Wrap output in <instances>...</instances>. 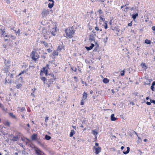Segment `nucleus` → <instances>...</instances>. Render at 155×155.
Wrapping results in <instances>:
<instances>
[{"mask_svg": "<svg viewBox=\"0 0 155 155\" xmlns=\"http://www.w3.org/2000/svg\"><path fill=\"white\" fill-rule=\"evenodd\" d=\"M152 29L153 31H155V26H153L152 27Z\"/></svg>", "mask_w": 155, "mask_h": 155, "instance_id": "nucleus-51", "label": "nucleus"}, {"mask_svg": "<svg viewBox=\"0 0 155 155\" xmlns=\"http://www.w3.org/2000/svg\"><path fill=\"white\" fill-rule=\"evenodd\" d=\"M146 104L147 105H150L151 104V103L150 102H147V103H146Z\"/></svg>", "mask_w": 155, "mask_h": 155, "instance_id": "nucleus-47", "label": "nucleus"}, {"mask_svg": "<svg viewBox=\"0 0 155 155\" xmlns=\"http://www.w3.org/2000/svg\"><path fill=\"white\" fill-rule=\"evenodd\" d=\"M96 0H91V1L92 2H96Z\"/></svg>", "mask_w": 155, "mask_h": 155, "instance_id": "nucleus-60", "label": "nucleus"}, {"mask_svg": "<svg viewBox=\"0 0 155 155\" xmlns=\"http://www.w3.org/2000/svg\"><path fill=\"white\" fill-rule=\"evenodd\" d=\"M19 139L18 136H14L13 138L12 139V140L13 141H16Z\"/></svg>", "mask_w": 155, "mask_h": 155, "instance_id": "nucleus-17", "label": "nucleus"}, {"mask_svg": "<svg viewBox=\"0 0 155 155\" xmlns=\"http://www.w3.org/2000/svg\"><path fill=\"white\" fill-rule=\"evenodd\" d=\"M49 11L48 10L44 9L42 10L41 14L43 17L46 16L49 14Z\"/></svg>", "mask_w": 155, "mask_h": 155, "instance_id": "nucleus-6", "label": "nucleus"}, {"mask_svg": "<svg viewBox=\"0 0 155 155\" xmlns=\"http://www.w3.org/2000/svg\"><path fill=\"white\" fill-rule=\"evenodd\" d=\"M40 78L44 82V84H45V81L46 80V78L43 77H41Z\"/></svg>", "mask_w": 155, "mask_h": 155, "instance_id": "nucleus-29", "label": "nucleus"}, {"mask_svg": "<svg viewBox=\"0 0 155 155\" xmlns=\"http://www.w3.org/2000/svg\"><path fill=\"white\" fill-rule=\"evenodd\" d=\"M114 114H112L110 116V118L111 119V120L112 121H114L117 119V118L115 117H114Z\"/></svg>", "mask_w": 155, "mask_h": 155, "instance_id": "nucleus-13", "label": "nucleus"}, {"mask_svg": "<svg viewBox=\"0 0 155 155\" xmlns=\"http://www.w3.org/2000/svg\"><path fill=\"white\" fill-rule=\"evenodd\" d=\"M122 71L123 72V73L120 74V75L122 76H123L124 75L125 71L124 70H123Z\"/></svg>", "mask_w": 155, "mask_h": 155, "instance_id": "nucleus-40", "label": "nucleus"}, {"mask_svg": "<svg viewBox=\"0 0 155 155\" xmlns=\"http://www.w3.org/2000/svg\"><path fill=\"white\" fill-rule=\"evenodd\" d=\"M108 79L107 78H104L103 80V82L105 84H107L109 82Z\"/></svg>", "mask_w": 155, "mask_h": 155, "instance_id": "nucleus-19", "label": "nucleus"}, {"mask_svg": "<svg viewBox=\"0 0 155 155\" xmlns=\"http://www.w3.org/2000/svg\"><path fill=\"white\" fill-rule=\"evenodd\" d=\"M155 85V81H153L152 84L151 86H154Z\"/></svg>", "mask_w": 155, "mask_h": 155, "instance_id": "nucleus-46", "label": "nucleus"}, {"mask_svg": "<svg viewBox=\"0 0 155 155\" xmlns=\"http://www.w3.org/2000/svg\"><path fill=\"white\" fill-rule=\"evenodd\" d=\"M141 65L142 67V68L145 70H146L147 68V67L145 63H141Z\"/></svg>", "mask_w": 155, "mask_h": 155, "instance_id": "nucleus-15", "label": "nucleus"}, {"mask_svg": "<svg viewBox=\"0 0 155 155\" xmlns=\"http://www.w3.org/2000/svg\"><path fill=\"white\" fill-rule=\"evenodd\" d=\"M147 139H144V141L145 142H146L147 141Z\"/></svg>", "mask_w": 155, "mask_h": 155, "instance_id": "nucleus-64", "label": "nucleus"}, {"mask_svg": "<svg viewBox=\"0 0 155 155\" xmlns=\"http://www.w3.org/2000/svg\"><path fill=\"white\" fill-rule=\"evenodd\" d=\"M48 120V117H45V121L46 123L47 122Z\"/></svg>", "mask_w": 155, "mask_h": 155, "instance_id": "nucleus-38", "label": "nucleus"}, {"mask_svg": "<svg viewBox=\"0 0 155 155\" xmlns=\"http://www.w3.org/2000/svg\"><path fill=\"white\" fill-rule=\"evenodd\" d=\"M35 54L36 52L34 51L32 52L31 54V58L35 61L38 58V57L35 55Z\"/></svg>", "mask_w": 155, "mask_h": 155, "instance_id": "nucleus-7", "label": "nucleus"}, {"mask_svg": "<svg viewBox=\"0 0 155 155\" xmlns=\"http://www.w3.org/2000/svg\"><path fill=\"white\" fill-rule=\"evenodd\" d=\"M54 4V3H52L51 4V3H49L48 4V7L50 8H51L53 6Z\"/></svg>", "mask_w": 155, "mask_h": 155, "instance_id": "nucleus-27", "label": "nucleus"}, {"mask_svg": "<svg viewBox=\"0 0 155 155\" xmlns=\"http://www.w3.org/2000/svg\"><path fill=\"white\" fill-rule=\"evenodd\" d=\"M0 33L1 34V36H2V35H5V32L4 30L2 29H0Z\"/></svg>", "mask_w": 155, "mask_h": 155, "instance_id": "nucleus-20", "label": "nucleus"}, {"mask_svg": "<svg viewBox=\"0 0 155 155\" xmlns=\"http://www.w3.org/2000/svg\"><path fill=\"white\" fill-rule=\"evenodd\" d=\"M41 58H44V59H45V56H41Z\"/></svg>", "mask_w": 155, "mask_h": 155, "instance_id": "nucleus-59", "label": "nucleus"}, {"mask_svg": "<svg viewBox=\"0 0 155 155\" xmlns=\"http://www.w3.org/2000/svg\"><path fill=\"white\" fill-rule=\"evenodd\" d=\"M139 151L140 152V155H141V154H142V152L141 151H140L139 150Z\"/></svg>", "mask_w": 155, "mask_h": 155, "instance_id": "nucleus-63", "label": "nucleus"}, {"mask_svg": "<svg viewBox=\"0 0 155 155\" xmlns=\"http://www.w3.org/2000/svg\"><path fill=\"white\" fill-rule=\"evenodd\" d=\"M58 51H57V50L54 51L52 53L53 55L54 56L58 55Z\"/></svg>", "mask_w": 155, "mask_h": 155, "instance_id": "nucleus-14", "label": "nucleus"}, {"mask_svg": "<svg viewBox=\"0 0 155 155\" xmlns=\"http://www.w3.org/2000/svg\"><path fill=\"white\" fill-rule=\"evenodd\" d=\"M37 138V135L36 134H34L31 136V138L33 140H35Z\"/></svg>", "mask_w": 155, "mask_h": 155, "instance_id": "nucleus-10", "label": "nucleus"}, {"mask_svg": "<svg viewBox=\"0 0 155 155\" xmlns=\"http://www.w3.org/2000/svg\"><path fill=\"white\" fill-rule=\"evenodd\" d=\"M150 101L151 103L155 104V101L154 100H150Z\"/></svg>", "mask_w": 155, "mask_h": 155, "instance_id": "nucleus-43", "label": "nucleus"}, {"mask_svg": "<svg viewBox=\"0 0 155 155\" xmlns=\"http://www.w3.org/2000/svg\"><path fill=\"white\" fill-rule=\"evenodd\" d=\"M34 150L37 155H43L44 154V153L42 151L37 147H35Z\"/></svg>", "mask_w": 155, "mask_h": 155, "instance_id": "nucleus-4", "label": "nucleus"}, {"mask_svg": "<svg viewBox=\"0 0 155 155\" xmlns=\"http://www.w3.org/2000/svg\"><path fill=\"white\" fill-rule=\"evenodd\" d=\"M10 36H11V35H5V37H7L9 39V41L11 40V37H10Z\"/></svg>", "mask_w": 155, "mask_h": 155, "instance_id": "nucleus-31", "label": "nucleus"}, {"mask_svg": "<svg viewBox=\"0 0 155 155\" xmlns=\"http://www.w3.org/2000/svg\"><path fill=\"white\" fill-rule=\"evenodd\" d=\"M14 74H11L9 72H6V77L5 79V83H8V81H9L10 84L12 80L11 79H9L8 78V76H9L11 78H14Z\"/></svg>", "mask_w": 155, "mask_h": 155, "instance_id": "nucleus-3", "label": "nucleus"}, {"mask_svg": "<svg viewBox=\"0 0 155 155\" xmlns=\"http://www.w3.org/2000/svg\"><path fill=\"white\" fill-rule=\"evenodd\" d=\"M50 2H52V3H54V2L53 0H48Z\"/></svg>", "mask_w": 155, "mask_h": 155, "instance_id": "nucleus-56", "label": "nucleus"}, {"mask_svg": "<svg viewBox=\"0 0 155 155\" xmlns=\"http://www.w3.org/2000/svg\"><path fill=\"white\" fill-rule=\"evenodd\" d=\"M94 46V44L92 43L91 44V46H90V47H85V48H86L87 50L89 51L92 49Z\"/></svg>", "mask_w": 155, "mask_h": 155, "instance_id": "nucleus-8", "label": "nucleus"}, {"mask_svg": "<svg viewBox=\"0 0 155 155\" xmlns=\"http://www.w3.org/2000/svg\"><path fill=\"white\" fill-rule=\"evenodd\" d=\"M98 11L99 12V13H101V10H99Z\"/></svg>", "mask_w": 155, "mask_h": 155, "instance_id": "nucleus-61", "label": "nucleus"}, {"mask_svg": "<svg viewBox=\"0 0 155 155\" xmlns=\"http://www.w3.org/2000/svg\"><path fill=\"white\" fill-rule=\"evenodd\" d=\"M24 73V71H23L22 72H21V73H20L19 74V75H20L21 74H23Z\"/></svg>", "mask_w": 155, "mask_h": 155, "instance_id": "nucleus-55", "label": "nucleus"}, {"mask_svg": "<svg viewBox=\"0 0 155 155\" xmlns=\"http://www.w3.org/2000/svg\"><path fill=\"white\" fill-rule=\"evenodd\" d=\"M5 125L6 126H9L10 123L8 121H6L5 123Z\"/></svg>", "mask_w": 155, "mask_h": 155, "instance_id": "nucleus-36", "label": "nucleus"}, {"mask_svg": "<svg viewBox=\"0 0 155 155\" xmlns=\"http://www.w3.org/2000/svg\"><path fill=\"white\" fill-rule=\"evenodd\" d=\"M92 134H93L95 136H96L98 134V133L95 130H93Z\"/></svg>", "mask_w": 155, "mask_h": 155, "instance_id": "nucleus-30", "label": "nucleus"}, {"mask_svg": "<svg viewBox=\"0 0 155 155\" xmlns=\"http://www.w3.org/2000/svg\"><path fill=\"white\" fill-rule=\"evenodd\" d=\"M25 110V109L24 107H22L20 108V109L19 110L21 112H22V111H24Z\"/></svg>", "mask_w": 155, "mask_h": 155, "instance_id": "nucleus-34", "label": "nucleus"}, {"mask_svg": "<svg viewBox=\"0 0 155 155\" xmlns=\"http://www.w3.org/2000/svg\"><path fill=\"white\" fill-rule=\"evenodd\" d=\"M20 32V30L19 29H18V30L16 32V33H19Z\"/></svg>", "mask_w": 155, "mask_h": 155, "instance_id": "nucleus-58", "label": "nucleus"}, {"mask_svg": "<svg viewBox=\"0 0 155 155\" xmlns=\"http://www.w3.org/2000/svg\"><path fill=\"white\" fill-rule=\"evenodd\" d=\"M95 145L96 146H98L99 145V144L98 143L96 142L95 143Z\"/></svg>", "mask_w": 155, "mask_h": 155, "instance_id": "nucleus-53", "label": "nucleus"}, {"mask_svg": "<svg viewBox=\"0 0 155 155\" xmlns=\"http://www.w3.org/2000/svg\"><path fill=\"white\" fill-rule=\"evenodd\" d=\"M124 148V147L123 146H122L121 147V149L122 150H123Z\"/></svg>", "mask_w": 155, "mask_h": 155, "instance_id": "nucleus-62", "label": "nucleus"}, {"mask_svg": "<svg viewBox=\"0 0 155 155\" xmlns=\"http://www.w3.org/2000/svg\"><path fill=\"white\" fill-rule=\"evenodd\" d=\"M111 91H112V92L113 93H115L114 90H113V89H112L111 90Z\"/></svg>", "mask_w": 155, "mask_h": 155, "instance_id": "nucleus-57", "label": "nucleus"}, {"mask_svg": "<svg viewBox=\"0 0 155 155\" xmlns=\"http://www.w3.org/2000/svg\"><path fill=\"white\" fill-rule=\"evenodd\" d=\"M52 82L53 81L52 80H51V79H50L49 80L47 83L48 86V87H50V85L52 83Z\"/></svg>", "mask_w": 155, "mask_h": 155, "instance_id": "nucleus-18", "label": "nucleus"}, {"mask_svg": "<svg viewBox=\"0 0 155 155\" xmlns=\"http://www.w3.org/2000/svg\"><path fill=\"white\" fill-rule=\"evenodd\" d=\"M10 36L11 37V39L12 40H15L16 38V37L15 36H13L12 35H11V36Z\"/></svg>", "mask_w": 155, "mask_h": 155, "instance_id": "nucleus-35", "label": "nucleus"}, {"mask_svg": "<svg viewBox=\"0 0 155 155\" xmlns=\"http://www.w3.org/2000/svg\"><path fill=\"white\" fill-rule=\"evenodd\" d=\"M9 116L12 118L16 119V117L15 115H14L12 113H10L9 114Z\"/></svg>", "mask_w": 155, "mask_h": 155, "instance_id": "nucleus-25", "label": "nucleus"}, {"mask_svg": "<svg viewBox=\"0 0 155 155\" xmlns=\"http://www.w3.org/2000/svg\"><path fill=\"white\" fill-rule=\"evenodd\" d=\"M22 85L21 84H18L16 85V87L18 88V89H19L21 87H22Z\"/></svg>", "mask_w": 155, "mask_h": 155, "instance_id": "nucleus-33", "label": "nucleus"}, {"mask_svg": "<svg viewBox=\"0 0 155 155\" xmlns=\"http://www.w3.org/2000/svg\"><path fill=\"white\" fill-rule=\"evenodd\" d=\"M145 43L148 44H150L151 43V41L148 39H146L145 41Z\"/></svg>", "mask_w": 155, "mask_h": 155, "instance_id": "nucleus-28", "label": "nucleus"}, {"mask_svg": "<svg viewBox=\"0 0 155 155\" xmlns=\"http://www.w3.org/2000/svg\"><path fill=\"white\" fill-rule=\"evenodd\" d=\"M127 150L126 151H123V153L124 154H126L128 153L130 151V148L129 147H127Z\"/></svg>", "mask_w": 155, "mask_h": 155, "instance_id": "nucleus-22", "label": "nucleus"}, {"mask_svg": "<svg viewBox=\"0 0 155 155\" xmlns=\"http://www.w3.org/2000/svg\"><path fill=\"white\" fill-rule=\"evenodd\" d=\"M81 122L83 124H86L85 119H84L83 120H82Z\"/></svg>", "mask_w": 155, "mask_h": 155, "instance_id": "nucleus-37", "label": "nucleus"}, {"mask_svg": "<svg viewBox=\"0 0 155 155\" xmlns=\"http://www.w3.org/2000/svg\"><path fill=\"white\" fill-rule=\"evenodd\" d=\"M84 101H83V100H81V105H84Z\"/></svg>", "mask_w": 155, "mask_h": 155, "instance_id": "nucleus-41", "label": "nucleus"}, {"mask_svg": "<svg viewBox=\"0 0 155 155\" xmlns=\"http://www.w3.org/2000/svg\"><path fill=\"white\" fill-rule=\"evenodd\" d=\"M87 94L86 93H85V92H84L83 94V98L85 100L87 98Z\"/></svg>", "mask_w": 155, "mask_h": 155, "instance_id": "nucleus-23", "label": "nucleus"}, {"mask_svg": "<svg viewBox=\"0 0 155 155\" xmlns=\"http://www.w3.org/2000/svg\"><path fill=\"white\" fill-rule=\"evenodd\" d=\"M138 13H136L135 14H134L132 15V18L134 20L138 16Z\"/></svg>", "mask_w": 155, "mask_h": 155, "instance_id": "nucleus-21", "label": "nucleus"}, {"mask_svg": "<svg viewBox=\"0 0 155 155\" xmlns=\"http://www.w3.org/2000/svg\"><path fill=\"white\" fill-rule=\"evenodd\" d=\"M71 69H72V70L74 71L75 72H76V70H77V69L76 68H71Z\"/></svg>", "mask_w": 155, "mask_h": 155, "instance_id": "nucleus-39", "label": "nucleus"}, {"mask_svg": "<svg viewBox=\"0 0 155 155\" xmlns=\"http://www.w3.org/2000/svg\"><path fill=\"white\" fill-rule=\"evenodd\" d=\"M95 29L97 31L99 30V29L97 27H95Z\"/></svg>", "mask_w": 155, "mask_h": 155, "instance_id": "nucleus-49", "label": "nucleus"}, {"mask_svg": "<svg viewBox=\"0 0 155 155\" xmlns=\"http://www.w3.org/2000/svg\"><path fill=\"white\" fill-rule=\"evenodd\" d=\"M150 88L152 91H154V89L153 86H151Z\"/></svg>", "mask_w": 155, "mask_h": 155, "instance_id": "nucleus-42", "label": "nucleus"}, {"mask_svg": "<svg viewBox=\"0 0 155 155\" xmlns=\"http://www.w3.org/2000/svg\"><path fill=\"white\" fill-rule=\"evenodd\" d=\"M63 49L64 46L63 45V44H62L61 45H60L58 46L57 50V51H59L60 52Z\"/></svg>", "mask_w": 155, "mask_h": 155, "instance_id": "nucleus-11", "label": "nucleus"}, {"mask_svg": "<svg viewBox=\"0 0 155 155\" xmlns=\"http://www.w3.org/2000/svg\"><path fill=\"white\" fill-rule=\"evenodd\" d=\"M45 139L47 140H49L50 139H51V137L50 136H48V135H45Z\"/></svg>", "mask_w": 155, "mask_h": 155, "instance_id": "nucleus-26", "label": "nucleus"}, {"mask_svg": "<svg viewBox=\"0 0 155 155\" xmlns=\"http://www.w3.org/2000/svg\"><path fill=\"white\" fill-rule=\"evenodd\" d=\"M67 36L69 38L72 37V35L74 33V31L71 27L68 28L65 31Z\"/></svg>", "mask_w": 155, "mask_h": 155, "instance_id": "nucleus-1", "label": "nucleus"}, {"mask_svg": "<svg viewBox=\"0 0 155 155\" xmlns=\"http://www.w3.org/2000/svg\"><path fill=\"white\" fill-rule=\"evenodd\" d=\"M89 40L91 41H93L95 42L94 41V37L93 34L90 35L89 36Z\"/></svg>", "mask_w": 155, "mask_h": 155, "instance_id": "nucleus-9", "label": "nucleus"}, {"mask_svg": "<svg viewBox=\"0 0 155 155\" xmlns=\"http://www.w3.org/2000/svg\"><path fill=\"white\" fill-rule=\"evenodd\" d=\"M100 21H105V19L104 18L102 17L101 16H100L99 17Z\"/></svg>", "mask_w": 155, "mask_h": 155, "instance_id": "nucleus-32", "label": "nucleus"}, {"mask_svg": "<svg viewBox=\"0 0 155 155\" xmlns=\"http://www.w3.org/2000/svg\"><path fill=\"white\" fill-rule=\"evenodd\" d=\"M5 41H9V39H8V38H5Z\"/></svg>", "mask_w": 155, "mask_h": 155, "instance_id": "nucleus-52", "label": "nucleus"}, {"mask_svg": "<svg viewBox=\"0 0 155 155\" xmlns=\"http://www.w3.org/2000/svg\"><path fill=\"white\" fill-rule=\"evenodd\" d=\"M75 131H74V130H72L71 131V132L70 133V137H72L73 136V135L75 134Z\"/></svg>", "mask_w": 155, "mask_h": 155, "instance_id": "nucleus-24", "label": "nucleus"}, {"mask_svg": "<svg viewBox=\"0 0 155 155\" xmlns=\"http://www.w3.org/2000/svg\"><path fill=\"white\" fill-rule=\"evenodd\" d=\"M105 25L104 26V28L106 29L107 28V25L106 23H105Z\"/></svg>", "mask_w": 155, "mask_h": 155, "instance_id": "nucleus-45", "label": "nucleus"}, {"mask_svg": "<svg viewBox=\"0 0 155 155\" xmlns=\"http://www.w3.org/2000/svg\"><path fill=\"white\" fill-rule=\"evenodd\" d=\"M80 127H84L83 125H82V124H81V125L80 126Z\"/></svg>", "mask_w": 155, "mask_h": 155, "instance_id": "nucleus-54", "label": "nucleus"}, {"mask_svg": "<svg viewBox=\"0 0 155 155\" xmlns=\"http://www.w3.org/2000/svg\"><path fill=\"white\" fill-rule=\"evenodd\" d=\"M41 44H43L45 47H48V44L45 41H41Z\"/></svg>", "mask_w": 155, "mask_h": 155, "instance_id": "nucleus-16", "label": "nucleus"}, {"mask_svg": "<svg viewBox=\"0 0 155 155\" xmlns=\"http://www.w3.org/2000/svg\"><path fill=\"white\" fill-rule=\"evenodd\" d=\"M6 2L8 4H9L10 3L9 0H6Z\"/></svg>", "mask_w": 155, "mask_h": 155, "instance_id": "nucleus-50", "label": "nucleus"}, {"mask_svg": "<svg viewBox=\"0 0 155 155\" xmlns=\"http://www.w3.org/2000/svg\"><path fill=\"white\" fill-rule=\"evenodd\" d=\"M93 149L94 151L95 150V151L94 152V153L96 154H98L99 153L101 152V147H96L95 146L93 147Z\"/></svg>", "mask_w": 155, "mask_h": 155, "instance_id": "nucleus-5", "label": "nucleus"}, {"mask_svg": "<svg viewBox=\"0 0 155 155\" xmlns=\"http://www.w3.org/2000/svg\"><path fill=\"white\" fill-rule=\"evenodd\" d=\"M132 23H130L128 24V25L129 26H132Z\"/></svg>", "mask_w": 155, "mask_h": 155, "instance_id": "nucleus-48", "label": "nucleus"}, {"mask_svg": "<svg viewBox=\"0 0 155 155\" xmlns=\"http://www.w3.org/2000/svg\"><path fill=\"white\" fill-rule=\"evenodd\" d=\"M57 27L55 25H53L52 26L50 27V32L51 34V35L54 36L56 34Z\"/></svg>", "mask_w": 155, "mask_h": 155, "instance_id": "nucleus-2", "label": "nucleus"}, {"mask_svg": "<svg viewBox=\"0 0 155 155\" xmlns=\"http://www.w3.org/2000/svg\"><path fill=\"white\" fill-rule=\"evenodd\" d=\"M44 73L46 75H47L48 74V70H46L45 68H43L41 70V72Z\"/></svg>", "mask_w": 155, "mask_h": 155, "instance_id": "nucleus-12", "label": "nucleus"}, {"mask_svg": "<svg viewBox=\"0 0 155 155\" xmlns=\"http://www.w3.org/2000/svg\"><path fill=\"white\" fill-rule=\"evenodd\" d=\"M47 51L48 52H51L52 51L50 48L48 49Z\"/></svg>", "mask_w": 155, "mask_h": 155, "instance_id": "nucleus-44", "label": "nucleus"}]
</instances>
